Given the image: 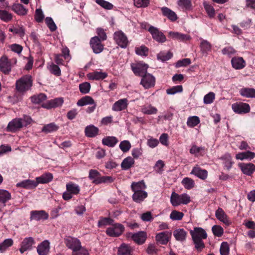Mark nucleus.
<instances>
[{
	"label": "nucleus",
	"instance_id": "f257e3e1",
	"mask_svg": "<svg viewBox=\"0 0 255 255\" xmlns=\"http://www.w3.org/2000/svg\"><path fill=\"white\" fill-rule=\"evenodd\" d=\"M32 86V80L31 76L26 75L17 80L15 83L16 90L20 93H24L30 89Z\"/></svg>",
	"mask_w": 255,
	"mask_h": 255
},
{
	"label": "nucleus",
	"instance_id": "f03ea898",
	"mask_svg": "<svg viewBox=\"0 0 255 255\" xmlns=\"http://www.w3.org/2000/svg\"><path fill=\"white\" fill-rule=\"evenodd\" d=\"M171 203L173 206H177L180 204L186 205L190 202V197L187 194L184 193L179 195L173 192L170 198Z\"/></svg>",
	"mask_w": 255,
	"mask_h": 255
},
{
	"label": "nucleus",
	"instance_id": "7ed1b4c3",
	"mask_svg": "<svg viewBox=\"0 0 255 255\" xmlns=\"http://www.w3.org/2000/svg\"><path fill=\"white\" fill-rule=\"evenodd\" d=\"M125 231V227L120 223H114L106 231L107 235L111 237H118L122 235Z\"/></svg>",
	"mask_w": 255,
	"mask_h": 255
},
{
	"label": "nucleus",
	"instance_id": "20e7f679",
	"mask_svg": "<svg viewBox=\"0 0 255 255\" xmlns=\"http://www.w3.org/2000/svg\"><path fill=\"white\" fill-rule=\"evenodd\" d=\"M64 244L66 246L74 251H77L81 247L80 241L76 238L68 236L64 239Z\"/></svg>",
	"mask_w": 255,
	"mask_h": 255
},
{
	"label": "nucleus",
	"instance_id": "39448f33",
	"mask_svg": "<svg viewBox=\"0 0 255 255\" xmlns=\"http://www.w3.org/2000/svg\"><path fill=\"white\" fill-rule=\"evenodd\" d=\"M114 39L116 43L121 48H125L127 47L128 43V38L122 31H116L114 34Z\"/></svg>",
	"mask_w": 255,
	"mask_h": 255
},
{
	"label": "nucleus",
	"instance_id": "423d86ee",
	"mask_svg": "<svg viewBox=\"0 0 255 255\" xmlns=\"http://www.w3.org/2000/svg\"><path fill=\"white\" fill-rule=\"evenodd\" d=\"M148 68V65L142 63H131V68L134 74L136 76L142 77L147 73V70Z\"/></svg>",
	"mask_w": 255,
	"mask_h": 255
},
{
	"label": "nucleus",
	"instance_id": "0eeeda50",
	"mask_svg": "<svg viewBox=\"0 0 255 255\" xmlns=\"http://www.w3.org/2000/svg\"><path fill=\"white\" fill-rule=\"evenodd\" d=\"M102 41L99 39V36H94L91 38L90 45L94 53L99 54L103 51L104 46Z\"/></svg>",
	"mask_w": 255,
	"mask_h": 255
},
{
	"label": "nucleus",
	"instance_id": "6e6552de",
	"mask_svg": "<svg viewBox=\"0 0 255 255\" xmlns=\"http://www.w3.org/2000/svg\"><path fill=\"white\" fill-rule=\"evenodd\" d=\"M148 31L152 35L153 39L158 42L163 43L166 40L165 35L159 30L153 26H150L148 28Z\"/></svg>",
	"mask_w": 255,
	"mask_h": 255
},
{
	"label": "nucleus",
	"instance_id": "1a4fd4ad",
	"mask_svg": "<svg viewBox=\"0 0 255 255\" xmlns=\"http://www.w3.org/2000/svg\"><path fill=\"white\" fill-rule=\"evenodd\" d=\"M140 84L145 88L149 89L155 85V78L151 74L146 73L141 77Z\"/></svg>",
	"mask_w": 255,
	"mask_h": 255
},
{
	"label": "nucleus",
	"instance_id": "9d476101",
	"mask_svg": "<svg viewBox=\"0 0 255 255\" xmlns=\"http://www.w3.org/2000/svg\"><path fill=\"white\" fill-rule=\"evenodd\" d=\"M49 215L44 210H32L30 211V220H45L48 219Z\"/></svg>",
	"mask_w": 255,
	"mask_h": 255
},
{
	"label": "nucleus",
	"instance_id": "9b49d317",
	"mask_svg": "<svg viewBox=\"0 0 255 255\" xmlns=\"http://www.w3.org/2000/svg\"><path fill=\"white\" fill-rule=\"evenodd\" d=\"M23 127L21 119H14L9 122L6 130L8 132H15Z\"/></svg>",
	"mask_w": 255,
	"mask_h": 255
},
{
	"label": "nucleus",
	"instance_id": "f8f14e48",
	"mask_svg": "<svg viewBox=\"0 0 255 255\" xmlns=\"http://www.w3.org/2000/svg\"><path fill=\"white\" fill-rule=\"evenodd\" d=\"M192 239H206L207 238V234L206 231L200 227H195L194 230L190 231Z\"/></svg>",
	"mask_w": 255,
	"mask_h": 255
},
{
	"label": "nucleus",
	"instance_id": "ddd939ff",
	"mask_svg": "<svg viewBox=\"0 0 255 255\" xmlns=\"http://www.w3.org/2000/svg\"><path fill=\"white\" fill-rule=\"evenodd\" d=\"M63 103V100L62 98H55L42 103L41 107L46 109H51L61 106Z\"/></svg>",
	"mask_w": 255,
	"mask_h": 255
},
{
	"label": "nucleus",
	"instance_id": "4468645a",
	"mask_svg": "<svg viewBox=\"0 0 255 255\" xmlns=\"http://www.w3.org/2000/svg\"><path fill=\"white\" fill-rule=\"evenodd\" d=\"M0 70L5 74L11 71V63L6 56H2L0 58Z\"/></svg>",
	"mask_w": 255,
	"mask_h": 255
},
{
	"label": "nucleus",
	"instance_id": "2eb2a0df",
	"mask_svg": "<svg viewBox=\"0 0 255 255\" xmlns=\"http://www.w3.org/2000/svg\"><path fill=\"white\" fill-rule=\"evenodd\" d=\"M233 110L237 114H246L250 111V107L248 104L240 103L232 105Z\"/></svg>",
	"mask_w": 255,
	"mask_h": 255
},
{
	"label": "nucleus",
	"instance_id": "dca6fc26",
	"mask_svg": "<svg viewBox=\"0 0 255 255\" xmlns=\"http://www.w3.org/2000/svg\"><path fill=\"white\" fill-rule=\"evenodd\" d=\"M34 243V240L32 237L24 238L20 244V252L23 254L24 252L31 250Z\"/></svg>",
	"mask_w": 255,
	"mask_h": 255
},
{
	"label": "nucleus",
	"instance_id": "f3484780",
	"mask_svg": "<svg viewBox=\"0 0 255 255\" xmlns=\"http://www.w3.org/2000/svg\"><path fill=\"white\" fill-rule=\"evenodd\" d=\"M171 237V232L165 231L157 234L156 241L161 245H166Z\"/></svg>",
	"mask_w": 255,
	"mask_h": 255
},
{
	"label": "nucleus",
	"instance_id": "a211bd4d",
	"mask_svg": "<svg viewBox=\"0 0 255 255\" xmlns=\"http://www.w3.org/2000/svg\"><path fill=\"white\" fill-rule=\"evenodd\" d=\"M131 239L135 243L141 245L145 243L147 239V234L144 231H140L132 234Z\"/></svg>",
	"mask_w": 255,
	"mask_h": 255
},
{
	"label": "nucleus",
	"instance_id": "6ab92c4d",
	"mask_svg": "<svg viewBox=\"0 0 255 255\" xmlns=\"http://www.w3.org/2000/svg\"><path fill=\"white\" fill-rule=\"evenodd\" d=\"M17 187L25 188L26 189H32L36 187V180L26 179L17 183L16 185Z\"/></svg>",
	"mask_w": 255,
	"mask_h": 255
},
{
	"label": "nucleus",
	"instance_id": "aec40b11",
	"mask_svg": "<svg viewBox=\"0 0 255 255\" xmlns=\"http://www.w3.org/2000/svg\"><path fill=\"white\" fill-rule=\"evenodd\" d=\"M128 100L125 98L122 99L116 102L112 107V110L114 111H121L127 108Z\"/></svg>",
	"mask_w": 255,
	"mask_h": 255
},
{
	"label": "nucleus",
	"instance_id": "412c9836",
	"mask_svg": "<svg viewBox=\"0 0 255 255\" xmlns=\"http://www.w3.org/2000/svg\"><path fill=\"white\" fill-rule=\"evenodd\" d=\"M108 76L106 72L102 71H94L87 74V77L90 80H103Z\"/></svg>",
	"mask_w": 255,
	"mask_h": 255
},
{
	"label": "nucleus",
	"instance_id": "4be33fe9",
	"mask_svg": "<svg viewBox=\"0 0 255 255\" xmlns=\"http://www.w3.org/2000/svg\"><path fill=\"white\" fill-rule=\"evenodd\" d=\"M232 66L235 69H242L246 65V61L241 57H234L231 60Z\"/></svg>",
	"mask_w": 255,
	"mask_h": 255
},
{
	"label": "nucleus",
	"instance_id": "5701e85b",
	"mask_svg": "<svg viewBox=\"0 0 255 255\" xmlns=\"http://www.w3.org/2000/svg\"><path fill=\"white\" fill-rule=\"evenodd\" d=\"M191 173L202 180L206 179L208 176V171L205 169H202L197 165L193 168Z\"/></svg>",
	"mask_w": 255,
	"mask_h": 255
},
{
	"label": "nucleus",
	"instance_id": "b1692460",
	"mask_svg": "<svg viewBox=\"0 0 255 255\" xmlns=\"http://www.w3.org/2000/svg\"><path fill=\"white\" fill-rule=\"evenodd\" d=\"M53 179L52 174L48 172L42 174L39 177L36 178L35 180L37 186L39 184H46L51 182Z\"/></svg>",
	"mask_w": 255,
	"mask_h": 255
},
{
	"label": "nucleus",
	"instance_id": "393cba45",
	"mask_svg": "<svg viewBox=\"0 0 255 255\" xmlns=\"http://www.w3.org/2000/svg\"><path fill=\"white\" fill-rule=\"evenodd\" d=\"M161 10L163 15L167 17L171 21H175L177 19L178 17L175 12L167 7H162Z\"/></svg>",
	"mask_w": 255,
	"mask_h": 255
},
{
	"label": "nucleus",
	"instance_id": "a878e982",
	"mask_svg": "<svg viewBox=\"0 0 255 255\" xmlns=\"http://www.w3.org/2000/svg\"><path fill=\"white\" fill-rule=\"evenodd\" d=\"M223 160V164L225 168L229 170L232 167L234 162L233 161L232 157L230 154L226 153L223 155L221 158Z\"/></svg>",
	"mask_w": 255,
	"mask_h": 255
},
{
	"label": "nucleus",
	"instance_id": "bb28decb",
	"mask_svg": "<svg viewBox=\"0 0 255 255\" xmlns=\"http://www.w3.org/2000/svg\"><path fill=\"white\" fill-rule=\"evenodd\" d=\"M49 242L47 240L44 241L37 248V251L39 255H47L49 251Z\"/></svg>",
	"mask_w": 255,
	"mask_h": 255
},
{
	"label": "nucleus",
	"instance_id": "cd10ccee",
	"mask_svg": "<svg viewBox=\"0 0 255 255\" xmlns=\"http://www.w3.org/2000/svg\"><path fill=\"white\" fill-rule=\"evenodd\" d=\"M240 166L242 172L249 176L251 175L255 171V165L251 163L241 164Z\"/></svg>",
	"mask_w": 255,
	"mask_h": 255
},
{
	"label": "nucleus",
	"instance_id": "c85d7f7f",
	"mask_svg": "<svg viewBox=\"0 0 255 255\" xmlns=\"http://www.w3.org/2000/svg\"><path fill=\"white\" fill-rule=\"evenodd\" d=\"M168 35L172 39L179 40L181 41H186L190 38V36L188 35L178 32L170 31L168 33Z\"/></svg>",
	"mask_w": 255,
	"mask_h": 255
},
{
	"label": "nucleus",
	"instance_id": "c756f323",
	"mask_svg": "<svg viewBox=\"0 0 255 255\" xmlns=\"http://www.w3.org/2000/svg\"><path fill=\"white\" fill-rule=\"evenodd\" d=\"M99 128L94 125H89L85 128V135L89 137H94L99 133Z\"/></svg>",
	"mask_w": 255,
	"mask_h": 255
},
{
	"label": "nucleus",
	"instance_id": "7c9ffc66",
	"mask_svg": "<svg viewBox=\"0 0 255 255\" xmlns=\"http://www.w3.org/2000/svg\"><path fill=\"white\" fill-rule=\"evenodd\" d=\"M240 95L248 98H255V89L252 88H243L240 90Z\"/></svg>",
	"mask_w": 255,
	"mask_h": 255
},
{
	"label": "nucleus",
	"instance_id": "2f4dec72",
	"mask_svg": "<svg viewBox=\"0 0 255 255\" xmlns=\"http://www.w3.org/2000/svg\"><path fill=\"white\" fill-rule=\"evenodd\" d=\"M147 197V193L144 191L135 192L132 195V199L136 203H140Z\"/></svg>",
	"mask_w": 255,
	"mask_h": 255
},
{
	"label": "nucleus",
	"instance_id": "473e14b6",
	"mask_svg": "<svg viewBox=\"0 0 255 255\" xmlns=\"http://www.w3.org/2000/svg\"><path fill=\"white\" fill-rule=\"evenodd\" d=\"M255 157V152L247 151L246 152H240L236 154V158L241 160L244 159L251 160Z\"/></svg>",
	"mask_w": 255,
	"mask_h": 255
},
{
	"label": "nucleus",
	"instance_id": "72a5a7b5",
	"mask_svg": "<svg viewBox=\"0 0 255 255\" xmlns=\"http://www.w3.org/2000/svg\"><path fill=\"white\" fill-rule=\"evenodd\" d=\"M12 10L16 13L20 15H24L27 14L28 9L20 3H14L12 6Z\"/></svg>",
	"mask_w": 255,
	"mask_h": 255
},
{
	"label": "nucleus",
	"instance_id": "f704fd0d",
	"mask_svg": "<svg viewBox=\"0 0 255 255\" xmlns=\"http://www.w3.org/2000/svg\"><path fill=\"white\" fill-rule=\"evenodd\" d=\"M173 236L177 241L183 242L186 240L187 233L183 229H180L174 231Z\"/></svg>",
	"mask_w": 255,
	"mask_h": 255
},
{
	"label": "nucleus",
	"instance_id": "c9c22d12",
	"mask_svg": "<svg viewBox=\"0 0 255 255\" xmlns=\"http://www.w3.org/2000/svg\"><path fill=\"white\" fill-rule=\"evenodd\" d=\"M101 173L96 169H90L89 172V178L92 180V183L98 185L97 182L99 179L101 178Z\"/></svg>",
	"mask_w": 255,
	"mask_h": 255
},
{
	"label": "nucleus",
	"instance_id": "e433bc0d",
	"mask_svg": "<svg viewBox=\"0 0 255 255\" xmlns=\"http://www.w3.org/2000/svg\"><path fill=\"white\" fill-rule=\"evenodd\" d=\"M118 142V139L115 136H107L102 139V143L109 147H113Z\"/></svg>",
	"mask_w": 255,
	"mask_h": 255
},
{
	"label": "nucleus",
	"instance_id": "4c0bfd02",
	"mask_svg": "<svg viewBox=\"0 0 255 255\" xmlns=\"http://www.w3.org/2000/svg\"><path fill=\"white\" fill-rule=\"evenodd\" d=\"M30 98L33 103L42 105V103H44V101L46 100L47 96L45 94L40 93L37 95H33Z\"/></svg>",
	"mask_w": 255,
	"mask_h": 255
},
{
	"label": "nucleus",
	"instance_id": "58836bf2",
	"mask_svg": "<svg viewBox=\"0 0 255 255\" xmlns=\"http://www.w3.org/2000/svg\"><path fill=\"white\" fill-rule=\"evenodd\" d=\"M134 163V160L130 156H128L125 158L121 163V167L123 170H128L129 169Z\"/></svg>",
	"mask_w": 255,
	"mask_h": 255
},
{
	"label": "nucleus",
	"instance_id": "ea45409f",
	"mask_svg": "<svg viewBox=\"0 0 255 255\" xmlns=\"http://www.w3.org/2000/svg\"><path fill=\"white\" fill-rule=\"evenodd\" d=\"M94 100L92 97L86 96L79 100L77 103V105L78 106H84L88 104L93 105L94 104Z\"/></svg>",
	"mask_w": 255,
	"mask_h": 255
},
{
	"label": "nucleus",
	"instance_id": "a19ab883",
	"mask_svg": "<svg viewBox=\"0 0 255 255\" xmlns=\"http://www.w3.org/2000/svg\"><path fill=\"white\" fill-rule=\"evenodd\" d=\"M201 51L204 54L207 55L209 52L211 51L212 45L210 42L206 40H202L200 45Z\"/></svg>",
	"mask_w": 255,
	"mask_h": 255
},
{
	"label": "nucleus",
	"instance_id": "79ce46f5",
	"mask_svg": "<svg viewBox=\"0 0 255 255\" xmlns=\"http://www.w3.org/2000/svg\"><path fill=\"white\" fill-rule=\"evenodd\" d=\"M59 128V127L55 123H51L44 125L41 129L42 132L46 133L56 131Z\"/></svg>",
	"mask_w": 255,
	"mask_h": 255
},
{
	"label": "nucleus",
	"instance_id": "37998d69",
	"mask_svg": "<svg viewBox=\"0 0 255 255\" xmlns=\"http://www.w3.org/2000/svg\"><path fill=\"white\" fill-rule=\"evenodd\" d=\"M11 199V194L7 190L0 189V203L4 204Z\"/></svg>",
	"mask_w": 255,
	"mask_h": 255
},
{
	"label": "nucleus",
	"instance_id": "c03bdc74",
	"mask_svg": "<svg viewBox=\"0 0 255 255\" xmlns=\"http://www.w3.org/2000/svg\"><path fill=\"white\" fill-rule=\"evenodd\" d=\"M131 249L129 246L122 244L118 249V255H132Z\"/></svg>",
	"mask_w": 255,
	"mask_h": 255
},
{
	"label": "nucleus",
	"instance_id": "a18cd8bd",
	"mask_svg": "<svg viewBox=\"0 0 255 255\" xmlns=\"http://www.w3.org/2000/svg\"><path fill=\"white\" fill-rule=\"evenodd\" d=\"M145 188V185L143 181H141L138 182H133L131 185V190L134 192H140L143 191Z\"/></svg>",
	"mask_w": 255,
	"mask_h": 255
},
{
	"label": "nucleus",
	"instance_id": "49530a36",
	"mask_svg": "<svg viewBox=\"0 0 255 255\" xmlns=\"http://www.w3.org/2000/svg\"><path fill=\"white\" fill-rule=\"evenodd\" d=\"M66 190L67 192L74 195L79 194L80 188L79 186L74 183H68L66 184Z\"/></svg>",
	"mask_w": 255,
	"mask_h": 255
},
{
	"label": "nucleus",
	"instance_id": "de8ad7c7",
	"mask_svg": "<svg viewBox=\"0 0 255 255\" xmlns=\"http://www.w3.org/2000/svg\"><path fill=\"white\" fill-rule=\"evenodd\" d=\"M13 242L11 239H7L4 240L1 244H0V252L3 253L6 249L12 246Z\"/></svg>",
	"mask_w": 255,
	"mask_h": 255
},
{
	"label": "nucleus",
	"instance_id": "09e8293b",
	"mask_svg": "<svg viewBox=\"0 0 255 255\" xmlns=\"http://www.w3.org/2000/svg\"><path fill=\"white\" fill-rule=\"evenodd\" d=\"M205 148L204 147H198L196 145H193L190 149V153L196 156L197 154L203 155L205 153Z\"/></svg>",
	"mask_w": 255,
	"mask_h": 255
},
{
	"label": "nucleus",
	"instance_id": "8fccbe9b",
	"mask_svg": "<svg viewBox=\"0 0 255 255\" xmlns=\"http://www.w3.org/2000/svg\"><path fill=\"white\" fill-rule=\"evenodd\" d=\"M215 215L216 218L223 223H226L228 222L227 215L225 214V212L222 208H218V209L216 211Z\"/></svg>",
	"mask_w": 255,
	"mask_h": 255
},
{
	"label": "nucleus",
	"instance_id": "3c124183",
	"mask_svg": "<svg viewBox=\"0 0 255 255\" xmlns=\"http://www.w3.org/2000/svg\"><path fill=\"white\" fill-rule=\"evenodd\" d=\"M181 183L184 186L185 188L188 190L193 188L195 185L194 181L189 177H185L183 178Z\"/></svg>",
	"mask_w": 255,
	"mask_h": 255
},
{
	"label": "nucleus",
	"instance_id": "603ef678",
	"mask_svg": "<svg viewBox=\"0 0 255 255\" xmlns=\"http://www.w3.org/2000/svg\"><path fill=\"white\" fill-rule=\"evenodd\" d=\"M199 118L197 116L190 117L188 118L187 125L189 127H194L200 123Z\"/></svg>",
	"mask_w": 255,
	"mask_h": 255
},
{
	"label": "nucleus",
	"instance_id": "864d4df0",
	"mask_svg": "<svg viewBox=\"0 0 255 255\" xmlns=\"http://www.w3.org/2000/svg\"><path fill=\"white\" fill-rule=\"evenodd\" d=\"M12 18L11 13L5 10L0 9V19L6 22H7L11 20Z\"/></svg>",
	"mask_w": 255,
	"mask_h": 255
},
{
	"label": "nucleus",
	"instance_id": "5fc2aeb1",
	"mask_svg": "<svg viewBox=\"0 0 255 255\" xmlns=\"http://www.w3.org/2000/svg\"><path fill=\"white\" fill-rule=\"evenodd\" d=\"M193 243L195 245V249L198 252H201L205 248V244L203 240L201 239H192Z\"/></svg>",
	"mask_w": 255,
	"mask_h": 255
},
{
	"label": "nucleus",
	"instance_id": "6e6d98bb",
	"mask_svg": "<svg viewBox=\"0 0 255 255\" xmlns=\"http://www.w3.org/2000/svg\"><path fill=\"white\" fill-rule=\"evenodd\" d=\"M48 69L50 72L55 75V76L58 77L61 75V70L59 66L53 63L49 66Z\"/></svg>",
	"mask_w": 255,
	"mask_h": 255
},
{
	"label": "nucleus",
	"instance_id": "4d7b16f0",
	"mask_svg": "<svg viewBox=\"0 0 255 255\" xmlns=\"http://www.w3.org/2000/svg\"><path fill=\"white\" fill-rule=\"evenodd\" d=\"M184 215V213L181 212L173 210L170 214V218L172 220L180 221L182 219Z\"/></svg>",
	"mask_w": 255,
	"mask_h": 255
},
{
	"label": "nucleus",
	"instance_id": "13d9d810",
	"mask_svg": "<svg viewBox=\"0 0 255 255\" xmlns=\"http://www.w3.org/2000/svg\"><path fill=\"white\" fill-rule=\"evenodd\" d=\"M114 223V220L110 217H102L101 218L98 224L99 226H107V225H112Z\"/></svg>",
	"mask_w": 255,
	"mask_h": 255
},
{
	"label": "nucleus",
	"instance_id": "bf43d9fd",
	"mask_svg": "<svg viewBox=\"0 0 255 255\" xmlns=\"http://www.w3.org/2000/svg\"><path fill=\"white\" fill-rule=\"evenodd\" d=\"M115 180V178L110 176H102L98 181V184L102 183L109 184L112 183Z\"/></svg>",
	"mask_w": 255,
	"mask_h": 255
},
{
	"label": "nucleus",
	"instance_id": "052dcab7",
	"mask_svg": "<svg viewBox=\"0 0 255 255\" xmlns=\"http://www.w3.org/2000/svg\"><path fill=\"white\" fill-rule=\"evenodd\" d=\"M79 88L81 93L86 94L90 92L91 85L89 82H85L79 84Z\"/></svg>",
	"mask_w": 255,
	"mask_h": 255
},
{
	"label": "nucleus",
	"instance_id": "680f3d73",
	"mask_svg": "<svg viewBox=\"0 0 255 255\" xmlns=\"http://www.w3.org/2000/svg\"><path fill=\"white\" fill-rule=\"evenodd\" d=\"M173 56V54L170 52H160L157 54V59L161 60L162 61H165L169 60Z\"/></svg>",
	"mask_w": 255,
	"mask_h": 255
},
{
	"label": "nucleus",
	"instance_id": "e2e57ef3",
	"mask_svg": "<svg viewBox=\"0 0 255 255\" xmlns=\"http://www.w3.org/2000/svg\"><path fill=\"white\" fill-rule=\"evenodd\" d=\"M177 4L185 10H190L192 7L191 0H178Z\"/></svg>",
	"mask_w": 255,
	"mask_h": 255
},
{
	"label": "nucleus",
	"instance_id": "0e129e2a",
	"mask_svg": "<svg viewBox=\"0 0 255 255\" xmlns=\"http://www.w3.org/2000/svg\"><path fill=\"white\" fill-rule=\"evenodd\" d=\"M45 22L47 24V27L51 32H53L56 30L57 26L51 17H46L45 19Z\"/></svg>",
	"mask_w": 255,
	"mask_h": 255
},
{
	"label": "nucleus",
	"instance_id": "69168bd1",
	"mask_svg": "<svg viewBox=\"0 0 255 255\" xmlns=\"http://www.w3.org/2000/svg\"><path fill=\"white\" fill-rule=\"evenodd\" d=\"M142 112L144 114L151 115L155 114L157 112V109L151 105L147 107H144L141 109Z\"/></svg>",
	"mask_w": 255,
	"mask_h": 255
},
{
	"label": "nucleus",
	"instance_id": "338daca9",
	"mask_svg": "<svg viewBox=\"0 0 255 255\" xmlns=\"http://www.w3.org/2000/svg\"><path fill=\"white\" fill-rule=\"evenodd\" d=\"M204 6L210 18L214 17L215 14V11L213 6L206 2H204Z\"/></svg>",
	"mask_w": 255,
	"mask_h": 255
},
{
	"label": "nucleus",
	"instance_id": "774afa93",
	"mask_svg": "<svg viewBox=\"0 0 255 255\" xmlns=\"http://www.w3.org/2000/svg\"><path fill=\"white\" fill-rule=\"evenodd\" d=\"M183 91V87L181 85L173 86L166 90V93L168 95H174L177 93H180Z\"/></svg>",
	"mask_w": 255,
	"mask_h": 255
}]
</instances>
